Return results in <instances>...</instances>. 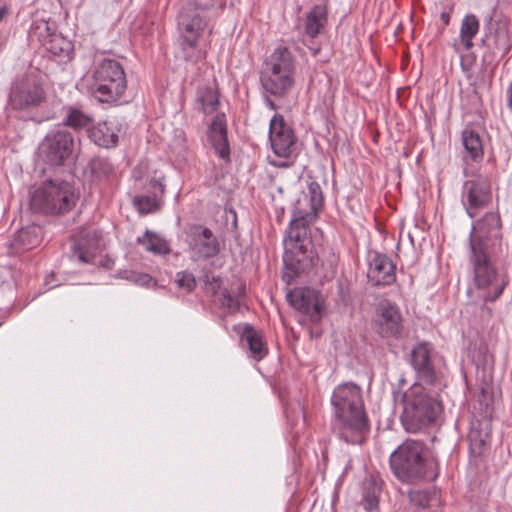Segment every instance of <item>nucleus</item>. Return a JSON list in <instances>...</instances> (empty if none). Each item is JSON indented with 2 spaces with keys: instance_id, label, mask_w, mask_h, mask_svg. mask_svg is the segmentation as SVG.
<instances>
[{
  "instance_id": "obj_13",
  "label": "nucleus",
  "mask_w": 512,
  "mask_h": 512,
  "mask_svg": "<svg viewBox=\"0 0 512 512\" xmlns=\"http://www.w3.org/2000/svg\"><path fill=\"white\" fill-rule=\"evenodd\" d=\"M74 149V139L70 132L56 130L49 132L40 146L41 155L51 166L64 165Z\"/></svg>"
},
{
  "instance_id": "obj_12",
  "label": "nucleus",
  "mask_w": 512,
  "mask_h": 512,
  "mask_svg": "<svg viewBox=\"0 0 512 512\" xmlns=\"http://www.w3.org/2000/svg\"><path fill=\"white\" fill-rule=\"evenodd\" d=\"M492 200L491 181L488 175L478 174L464 182L461 201L467 214L473 218Z\"/></svg>"
},
{
  "instance_id": "obj_30",
  "label": "nucleus",
  "mask_w": 512,
  "mask_h": 512,
  "mask_svg": "<svg viewBox=\"0 0 512 512\" xmlns=\"http://www.w3.org/2000/svg\"><path fill=\"white\" fill-rule=\"evenodd\" d=\"M479 27L480 23L475 15L469 14L463 18L460 27V41L465 50L473 48L472 39L479 32Z\"/></svg>"
},
{
  "instance_id": "obj_25",
  "label": "nucleus",
  "mask_w": 512,
  "mask_h": 512,
  "mask_svg": "<svg viewBox=\"0 0 512 512\" xmlns=\"http://www.w3.org/2000/svg\"><path fill=\"white\" fill-rule=\"evenodd\" d=\"M99 248V240L95 233L87 234L85 238L78 239L74 244V256L82 263L93 261Z\"/></svg>"
},
{
  "instance_id": "obj_19",
  "label": "nucleus",
  "mask_w": 512,
  "mask_h": 512,
  "mask_svg": "<svg viewBox=\"0 0 512 512\" xmlns=\"http://www.w3.org/2000/svg\"><path fill=\"white\" fill-rule=\"evenodd\" d=\"M395 264L386 255L375 253L369 260L368 281L374 285H391L396 280Z\"/></svg>"
},
{
  "instance_id": "obj_14",
  "label": "nucleus",
  "mask_w": 512,
  "mask_h": 512,
  "mask_svg": "<svg viewBox=\"0 0 512 512\" xmlns=\"http://www.w3.org/2000/svg\"><path fill=\"white\" fill-rule=\"evenodd\" d=\"M410 364L420 381L419 384L428 386L441 384L440 374L436 371L432 360V348L428 343H419L411 350Z\"/></svg>"
},
{
  "instance_id": "obj_44",
  "label": "nucleus",
  "mask_w": 512,
  "mask_h": 512,
  "mask_svg": "<svg viewBox=\"0 0 512 512\" xmlns=\"http://www.w3.org/2000/svg\"><path fill=\"white\" fill-rule=\"evenodd\" d=\"M507 95H508V106L512 110V82L508 88Z\"/></svg>"
},
{
  "instance_id": "obj_43",
  "label": "nucleus",
  "mask_w": 512,
  "mask_h": 512,
  "mask_svg": "<svg viewBox=\"0 0 512 512\" xmlns=\"http://www.w3.org/2000/svg\"><path fill=\"white\" fill-rule=\"evenodd\" d=\"M440 18L441 20L443 21V23L445 25H448L449 24V21H450V15L448 12H442L441 15H440Z\"/></svg>"
},
{
  "instance_id": "obj_4",
  "label": "nucleus",
  "mask_w": 512,
  "mask_h": 512,
  "mask_svg": "<svg viewBox=\"0 0 512 512\" xmlns=\"http://www.w3.org/2000/svg\"><path fill=\"white\" fill-rule=\"evenodd\" d=\"M501 252L469 249L468 260L471 269V292L484 302H494L500 298L509 283L508 275L497 267Z\"/></svg>"
},
{
  "instance_id": "obj_35",
  "label": "nucleus",
  "mask_w": 512,
  "mask_h": 512,
  "mask_svg": "<svg viewBox=\"0 0 512 512\" xmlns=\"http://www.w3.org/2000/svg\"><path fill=\"white\" fill-rule=\"evenodd\" d=\"M164 174L160 171L155 170L153 175H148L145 188L151 194H155L157 196H162L165 191V186L163 184Z\"/></svg>"
},
{
  "instance_id": "obj_33",
  "label": "nucleus",
  "mask_w": 512,
  "mask_h": 512,
  "mask_svg": "<svg viewBox=\"0 0 512 512\" xmlns=\"http://www.w3.org/2000/svg\"><path fill=\"white\" fill-rule=\"evenodd\" d=\"M64 122L74 129L88 128L93 122V117L78 107L69 106Z\"/></svg>"
},
{
  "instance_id": "obj_1",
  "label": "nucleus",
  "mask_w": 512,
  "mask_h": 512,
  "mask_svg": "<svg viewBox=\"0 0 512 512\" xmlns=\"http://www.w3.org/2000/svg\"><path fill=\"white\" fill-rule=\"evenodd\" d=\"M336 420L334 430L348 444H362L368 431L361 389L352 383L335 388L332 398Z\"/></svg>"
},
{
  "instance_id": "obj_5",
  "label": "nucleus",
  "mask_w": 512,
  "mask_h": 512,
  "mask_svg": "<svg viewBox=\"0 0 512 512\" xmlns=\"http://www.w3.org/2000/svg\"><path fill=\"white\" fill-rule=\"evenodd\" d=\"M424 447L421 441L407 439L391 453L390 468L399 481L417 483L437 477V463L424 456Z\"/></svg>"
},
{
  "instance_id": "obj_23",
  "label": "nucleus",
  "mask_w": 512,
  "mask_h": 512,
  "mask_svg": "<svg viewBox=\"0 0 512 512\" xmlns=\"http://www.w3.org/2000/svg\"><path fill=\"white\" fill-rule=\"evenodd\" d=\"M241 343L247 347L250 357L255 361L262 360L268 354V348L261 334L250 325H245L241 335Z\"/></svg>"
},
{
  "instance_id": "obj_45",
  "label": "nucleus",
  "mask_w": 512,
  "mask_h": 512,
  "mask_svg": "<svg viewBox=\"0 0 512 512\" xmlns=\"http://www.w3.org/2000/svg\"><path fill=\"white\" fill-rule=\"evenodd\" d=\"M265 102L271 110H276V104L270 98L266 97Z\"/></svg>"
},
{
  "instance_id": "obj_16",
  "label": "nucleus",
  "mask_w": 512,
  "mask_h": 512,
  "mask_svg": "<svg viewBox=\"0 0 512 512\" xmlns=\"http://www.w3.org/2000/svg\"><path fill=\"white\" fill-rule=\"evenodd\" d=\"M376 332L383 338H398L403 329L399 307L389 301L379 303L373 320Z\"/></svg>"
},
{
  "instance_id": "obj_21",
  "label": "nucleus",
  "mask_w": 512,
  "mask_h": 512,
  "mask_svg": "<svg viewBox=\"0 0 512 512\" xmlns=\"http://www.w3.org/2000/svg\"><path fill=\"white\" fill-rule=\"evenodd\" d=\"M209 139L220 158L226 159L229 156V145L227 140L226 120L224 114L216 115L209 127Z\"/></svg>"
},
{
  "instance_id": "obj_9",
  "label": "nucleus",
  "mask_w": 512,
  "mask_h": 512,
  "mask_svg": "<svg viewBox=\"0 0 512 512\" xmlns=\"http://www.w3.org/2000/svg\"><path fill=\"white\" fill-rule=\"evenodd\" d=\"M90 91L102 103L117 101L127 87L126 74L122 64L110 58L95 59L91 71Z\"/></svg>"
},
{
  "instance_id": "obj_24",
  "label": "nucleus",
  "mask_w": 512,
  "mask_h": 512,
  "mask_svg": "<svg viewBox=\"0 0 512 512\" xmlns=\"http://www.w3.org/2000/svg\"><path fill=\"white\" fill-rule=\"evenodd\" d=\"M490 437L491 429L488 421L473 422L468 434L471 453L480 456L488 446Z\"/></svg>"
},
{
  "instance_id": "obj_29",
  "label": "nucleus",
  "mask_w": 512,
  "mask_h": 512,
  "mask_svg": "<svg viewBox=\"0 0 512 512\" xmlns=\"http://www.w3.org/2000/svg\"><path fill=\"white\" fill-rule=\"evenodd\" d=\"M137 241L147 251L154 254L167 255L170 253L169 243L164 238L149 230H146L143 236L138 237Z\"/></svg>"
},
{
  "instance_id": "obj_38",
  "label": "nucleus",
  "mask_w": 512,
  "mask_h": 512,
  "mask_svg": "<svg viewBox=\"0 0 512 512\" xmlns=\"http://www.w3.org/2000/svg\"><path fill=\"white\" fill-rule=\"evenodd\" d=\"M92 172L97 175H109L113 172V164L106 158L97 157L91 161Z\"/></svg>"
},
{
  "instance_id": "obj_41",
  "label": "nucleus",
  "mask_w": 512,
  "mask_h": 512,
  "mask_svg": "<svg viewBox=\"0 0 512 512\" xmlns=\"http://www.w3.org/2000/svg\"><path fill=\"white\" fill-rule=\"evenodd\" d=\"M363 504L366 511H373L378 506V497L375 492H366L363 498Z\"/></svg>"
},
{
  "instance_id": "obj_37",
  "label": "nucleus",
  "mask_w": 512,
  "mask_h": 512,
  "mask_svg": "<svg viewBox=\"0 0 512 512\" xmlns=\"http://www.w3.org/2000/svg\"><path fill=\"white\" fill-rule=\"evenodd\" d=\"M495 46L502 54L508 53L510 50V43L508 37V30L505 26H500L495 31Z\"/></svg>"
},
{
  "instance_id": "obj_31",
  "label": "nucleus",
  "mask_w": 512,
  "mask_h": 512,
  "mask_svg": "<svg viewBox=\"0 0 512 512\" xmlns=\"http://www.w3.org/2000/svg\"><path fill=\"white\" fill-rule=\"evenodd\" d=\"M197 100L200 103L201 110L205 114L213 113L219 105V94L217 89L211 86H205L198 89Z\"/></svg>"
},
{
  "instance_id": "obj_42",
  "label": "nucleus",
  "mask_w": 512,
  "mask_h": 512,
  "mask_svg": "<svg viewBox=\"0 0 512 512\" xmlns=\"http://www.w3.org/2000/svg\"><path fill=\"white\" fill-rule=\"evenodd\" d=\"M478 400H479L480 404L485 406V408L487 410L489 405H490V402H491V397H490V392H489L488 385L481 386V388H480V395H478Z\"/></svg>"
},
{
  "instance_id": "obj_15",
  "label": "nucleus",
  "mask_w": 512,
  "mask_h": 512,
  "mask_svg": "<svg viewBox=\"0 0 512 512\" xmlns=\"http://www.w3.org/2000/svg\"><path fill=\"white\" fill-rule=\"evenodd\" d=\"M269 140L273 152L279 157L288 158L295 150L296 136L294 131L280 114H275L270 120Z\"/></svg>"
},
{
  "instance_id": "obj_46",
  "label": "nucleus",
  "mask_w": 512,
  "mask_h": 512,
  "mask_svg": "<svg viewBox=\"0 0 512 512\" xmlns=\"http://www.w3.org/2000/svg\"><path fill=\"white\" fill-rule=\"evenodd\" d=\"M7 14V8L1 7L0 8V21L3 19V17Z\"/></svg>"
},
{
  "instance_id": "obj_28",
  "label": "nucleus",
  "mask_w": 512,
  "mask_h": 512,
  "mask_svg": "<svg viewBox=\"0 0 512 512\" xmlns=\"http://www.w3.org/2000/svg\"><path fill=\"white\" fill-rule=\"evenodd\" d=\"M39 231L40 228L34 225L21 228L14 236L12 246L18 250L31 249L40 241Z\"/></svg>"
},
{
  "instance_id": "obj_2",
  "label": "nucleus",
  "mask_w": 512,
  "mask_h": 512,
  "mask_svg": "<svg viewBox=\"0 0 512 512\" xmlns=\"http://www.w3.org/2000/svg\"><path fill=\"white\" fill-rule=\"evenodd\" d=\"M314 213L306 214L299 209L292 210V218L284 238L283 262L286 272L283 279L288 283L298 273L313 266V252L310 240Z\"/></svg>"
},
{
  "instance_id": "obj_3",
  "label": "nucleus",
  "mask_w": 512,
  "mask_h": 512,
  "mask_svg": "<svg viewBox=\"0 0 512 512\" xmlns=\"http://www.w3.org/2000/svg\"><path fill=\"white\" fill-rule=\"evenodd\" d=\"M223 0H187L178 15V26L181 32V48L184 58L197 62L204 58V52L198 48L199 37L207 25L208 19L223 9Z\"/></svg>"
},
{
  "instance_id": "obj_39",
  "label": "nucleus",
  "mask_w": 512,
  "mask_h": 512,
  "mask_svg": "<svg viewBox=\"0 0 512 512\" xmlns=\"http://www.w3.org/2000/svg\"><path fill=\"white\" fill-rule=\"evenodd\" d=\"M176 283L179 287L185 289L187 292H190L196 286V280L194 275L188 271H181L176 274Z\"/></svg>"
},
{
  "instance_id": "obj_32",
  "label": "nucleus",
  "mask_w": 512,
  "mask_h": 512,
  "mask_svg": "<svg viewBox=\"0 0 512 512\" xmlns=\"http://www.w3.org/2000/svg\"><path fill=\"white\" fill-rule=\"evenodd\" d=\"M220 278L213 277L209 283V290L216 296V299L222 308L236 310L239 307V301L233 297L226 289L220 290Z\"/></svg>"
},
{
  "instance_id": "obj_22",
  "label": "nucleus",
  "mask_w": 512,
  "mask_h": 512,
  "mask_svg": "<svg viewBox=\"0 0 512 512\" xmlns=\"http://www.w3.org/2000/svg\"><path fill=\"white\" fill-rule=\"evenodd\" d=\"M323 206V193L317 182H311L308 185V195L298 198L292 210L299 209L306 214L314 213V219H317L318 212Z\"/></svg>"
},
{
  "instance_id": "obj_20",
  "label": "nucleus",
  "mask_w": 512,
  "mask_h": 512,
  "mask_svg": "<svg viewBox=\"0 0 512 512\" xmlns=\"http://www.w3.org/2000/svg\"><path fill=\"white\" fill-rule=\"evenodd\" d=\"M119 132L116 120H106L88 129V136L96 145L111 148L116 146Z\"/></svg>"
},
{
  "instance_id": "obj_6",
  "label": "nucleus",
  "mask_w": 512,
  "mask_h": 512,
  "mask_svg": "<svg viewBox=\"0 0 512 512\" xmlns=\"http://www.w3.org/2000/svg\"><path fill=\"white\" fill-rule=\"evenodd\" d=\"M402 402L401 423L408 433H417L433 424L442 411L441 402L430 396L422 384H413L406 392H394Z\"/></svg>"
},
{
  "instance_id": "obj_27",
  "label": "nucleus",
  "mask_w": 512,
  "mask_h": 512,
  "mask_svg": "<svg viewBox=\"0 0 512 512\" xmlns=\"http://www.w3.org/2000/svg\"><path fill=\"white\" fill-rule=\"evenodd\" d=\"M462 142L465 149V159L479 161L483 158V144L480 135L472 129L462 132Z\"/></svg>"
},
{
  "instance_id": "obj_48",
  "label": "nucleus",
  "mask_w": 512,
  "mask_h": 512,
  "mask_svg": "<svg viewBox=\"0 0 512 512\" xmlns=\"http://www.w3.org/2000/svg\"><path fill=\"white\" fill-rule=\"evenodd\" d=\"M278 166H280V167H287L288 163L287 162H281V163L278 164Z\"/></svg>"
},
{
  "instance_id": "obj_36",
  "label": "nucleus",
  "mask_w": 512,
  "mask_h": 512,
  "mask_svg": "<svg viewBox=\"0 0 512 512\" xmlns=\"http://www.w3.org/2000/svg\"><path fill=\"white\" fill-rule=\"evenodd\" d=\"M121 277L127 279L137 285L149 287L155 284L154 279L146 273H138L135 271H124Z\"/></svg>"
},
{
  "instance_id": "obj_11",
  "label": "nucleus",
  "mask_w": 512,
  "mask_h": 512,
  "mask_svg": "<svg viewBox=\"0 0 512 512\" xmlns=\"http://www.w3.org/2000/svg\"><path fill=\"white\" fill-rule=\"evenodd\" d=\"M45 98V91L36 77L23 75L13 83L9 103L15 110H27L39 107Z\"/></svg>"
},
{
  "instance_id": "obj_47",
  "label": "nucleus",
  "mask_w": 512,
  "mask_h": 512,
  "mask_svg": "<svg viewBox=\"0 0 512 512\" xmlns=\"http://www.w3.org/2000/svg\"><path fill=\"white\" fill-rule=\"evenodd\" d=\"M133 177L136 179V180H141V177L140 175L138 174V170L135 169L134 172H133Z\"/></svg>"
},
{
  "instance_id": "obj_40",
  "label": "nucleus",
  "mask_w": 512,
  "mask_h": 512,
  "mask_svg": "<svg viewBox=\"0 0 512 512\" xmlns=\"http://www.w3.org/2000/svg\"><path fill=\"white\" fill-rule=\"evenodd\" d=\"M47 49L54 55H68L70 44L62 38H54L51 40V46Z\"/></svg>"
},
{
  "instance_id": "obj_8",
  "label": "nucleus",
  "mask_w": 512,
  "mask_h": 512,
  "mask_svg": "<svg viewBox=\"0 0 512 512\" xmlns=\"http://www.w3.org/2000/svg\"><path fill=\"white\" fill-rule=\"evenodd\" d=\"M74 187L67 181L50 179L32 188L30 207L47 215H63L76 205Z\"/></svg>"
},
{
  "instance_id": "obj_10",
  "label": "nucleus",
  "mask_w": 512,
  "mask_h": 512,
  "mask_svg": "<svg viewBox=\"0 0 512 512\" xmlns=\"http://www.w3.org/2000/svg\"><path fill=\"white\" fill-rule=\"evenodd\" d=\"M469 249L502 252V223L498 212H487L473 223L469 235Z\"/></svg>"
},
{
  "instance_id": "obj_26",
  "label": "nucleus",
  "mask_w": 512,
  "mask_h": 512,
  "mask_svg": "<svg viewBox=\"0 0 512 512\" xmlns=\"http://www.w3.org/2000/svg\"><path fill=\"white\" fill-rule=\"evenodd\" d=\"M327 23V9L323 5L314 6L306 16L305 33L316 37Z\"/></svg>"
},
{
  "instance_id": "obj_7",
  "label": "nucleus",
  "mask_w": 512,
  "mask_h": 512,
  "mask_svg": "<svg viewBox=\"0 0 512 512\" xmlns=\"http://www.w3.org/2000/svg\"><path fill=\"white\" fill-rule=\"evenodd\" d=\"M295 58L285 46L276 47L266 58L260 72L264 91L275 97H284L294 85Z\"/></svg>"
},
{
  "instance_id": "obj_17",
  "label": "nucleus",
  "mask_w": 512,
  "mask_h": 512,
  "mask_svg": "<svg viewBox=\"0 0 512 512\" xmlns=\"http://www.w3.org/2000/svg\"><path fill=\"white\" fill-rule=\"evenodd\" d=\"M286 298L292 307L307 315L311 321L316 322L321 319L323 298L319 291L298 287L288 292Z\"/></svg>"
},
{
  "instance_id": "obj_34",
  "label": "nucleus",
  "mask_w": 512,
  "mask_h": 512,
  "mask_svg": "<svg viewBox=\"0 0 512 512\" xmlns=\"http://www.w3.org/2000/svg\"><path fill=\"white\" fill-rule=\"evenodd\" d=\"M133 204L141 214L153 213L160 206L159 196L151 193L136 196L133 199Z\"/></svg>"
},
{
  "instance_id": "obj_18",
  "label": "nucleus",
  "mask_w": 512,
  "mask_h": 512,
  "mask_svg": "<svg viewBox=\"0 0 512 512\" xmlns=\"http://www.w3.org/2000/svg\"><path fill=\"white\" fill-rule=\"evenodd\" d=\"M187 242L196 259H208L220 251V243L213 232L201 225L190 228Z\"/></svg>"
}]
</instances>
